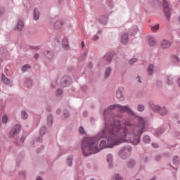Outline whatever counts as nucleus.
Masks as SVG:
<instances>
[{
  "label": "nucleus",
  "instance_id": "a878e982",
  "mask_svg": "<svg viewBox=\"0 0 180 180\" xmlns=\"http://www.w3.org/2000/svg\"><path fill=\"white\" fill-rule=\"evenodd\" d=\"M1 79L4 84H6V85H9L11 84V80H9V79H8V77H6L4 74L2 75Z\"/></svg>",
  "mask_w": 180,
  "mask_h": 180
},
{
  "label": "nucleus",
  "instance_id": "9b49d317",
  "mask_svg": "<svg viewBox=\"0 0 180 180\" xmlns=\"http://www.w3.org/2000/svg\"><path fill=\"white\" fill-rule=\"evenodd\" d=\"M171 41L167 39H164L163 41H162L160 46L162 47V49H169L171 47Z\"/></svg>",
  "mask_w": 180,
  "mask_h": 180
},
{
  "label": "nucleus",
  "instance_id": "de8ad7c7",
  "mask_svg": "<svg viewBox=\"0 0 180 180\" xmlns=\"http://www.w3.org/2000/svg\"><path fill=\"white\" fill-rule=\"evenodd\" d=\"M5 13V9H4V8L0 7V16H2V15H4V13Z\"/></svg>",
  "mask_w": 180,
  "mask_h": 180
},
{
  "label": "nucleus",
  "instance_id": "6e6d98bb",
  "mask_svg": "<svg viewBox=\"0 0 180 180\" xmlns=\"http://www.w3.org/2000/svg\"><path fill=\"white\" fill-rule=\"evenodd\" d=\"M35 60H37L39 58V55L37 53H36L34 56Z\"/></svg>",
  "mask_w": 180,
  "mask_h": 180
},
{
  "label": "nucleus",
  "instance_id": "aec40b11",
  "mask_svg": "<svg viewBox=\"0 0 180 180\" xmlns=\"http://www.w3.org/2000/svg\"><path fill=\"white\" fill-rule=\"evenodd\" d=\"M148 75H153L154 74V65L150 64L148 66V70H147Z\"/></svg>",
  "mask_w": 180,
  "mask_h": 180
},
{
  "label": "nucleus",
  "instance_id": "a18cd8bd",
  "mask_svg": "<svg viewBox=\"0 0 180 180\" xmlns=\"http://www.w3.org/2000/svg\"><path fill=\"white\" fill-rule=\"evenodd\" d=\"M30 49L32 50H40V46H30Z\"/></svg>",
  "mask_w": 180,
  "mask_h": 180
},
{
  "label": "nucleus",
  "instance_id": "72a5a7b5",
  "mask_svg": "<svg viewBox=\"0 0 180 180\" xmlns=\"http://www.w3.org/2000/svg\"><path fill=\"white\" fill-rule=\"evenodd\" d=\"M163 132H164V129H158L155 132V136H156V137H160V134H162Z\"/></svg>",
  "mask_w": 180,
  "mask_h": 180
},
{
  "label": "nucleus",
  "instance_id": "3c124183",
  "mask_svg": "<svg viewBox=\"0 0 180 180\" xmlns=\"http://www.w3.org/2000/svg\"><path fill=\"white\" fill-rule=\"evenodd\" d=\"M147 161H148V158L147 157H143L142 158V162H147Z\"/></svg>",
  "mask_w": 180,
  "mask_h": 180
},
{
  "label": "nucleus",
  "instance_id": "1a4fd4ad",
  "mask_svg": "<svg viewBox=\"0 0 180 180\" xmlns=\"http://www.w3.org/2000/svg\"><path fill=\"white\" fill-rule=\"evenodd\" d=\"M52 22H53V27L56 30H60V27H63V21L62 20H57L56 19H53Z\"/></svg>",
  "mask_w": 180,
  "mask_h": 180
},
{
  "label": "nucleus",
  "instance_id": "f257e3e1",
  "mask_svg": "<svg viewBox=\"0 0 180 180\" xmlns=\"http://www.w3.org/2000/svg\"><path fill=\"white\" fill-rule=\"evenodd\" d=\"M113 109H117L120 113L136 116V113L129 105L115 104L108 106L103 112L104 127L96 136L85 138L82 141V152L84 157L98 154L103 148H113L115 146H119L122 143H130L132 146L140 144L142 134L147 131L144 119L138 116L137 125H134L130 119L122 122L113 120L110 122L107 119Z\"/></svg>",
  "mask_w": 180,
  "mask_h": 180
},
{
  "label": "nucleus",
  "instance_id": "cd10ccee",
  "mask_svg": "<svg viewBox=\"0 0 180 180\" xmlns=\"http://www.w3.org/2000/svg\"><path fill=\"white\" fill-rule=\"evenodd\" d=\"M46 133H47V129L46 128V127H41L39 129V136H41V137H43V136H44Z\"/></svg>",
  "mask_w": 180,
  "mask_h": 180
},
{
  "label": "nucleus",
  "instance_id": "7ed1b4c3",
  "mask_svg": "<svg viewBox=\"0 0 180 180\" xmlns=\"http://www.w3.org/2000/svg\"><path fill=\"white\" fill-rule=\"evenodd\" d=\"M149 106L152 110L154 112H156V113H159L160 116H165L167 113H168V110H167V108L165 106H160L159 105H157L154 103V101H149Z\"/></svg>",
  "mask_w": 180,
  "mask_h": 180
},
{
  "label": "nucleus",
  "instance_id": "6e6552de",
  "mask_svg": "<svg viewBox=\"0 0 180 180\" xmlns=\"http://www.w3.org/2000/svg\"><path fill=\"white\" fill-rule=\"evenodd\" d=\"M116 96L119 101H124V96H123V87H119L116 91Z\"/></svg>",
  "mask_w": 180,
  "mask_h": 180
},
{
  "label": "nucleus",
  "instance_id": "c9c22d12",
  "mask_svg": "<svg viewBox=\"0 0 180 180\" xmlns=\"http://www.w3.org/2000/svg\"><path fill=\"white\" fill-rule=\"evenodd\" d=\"M160 29V24H157L156 25L151 27L152 32H157Z\"/></svg>",
  "mask_w": 180,
  "mask_h": 180
},
{
  "label": "nucleus",
  "instance_id": "58836bf2",
  "mask_svg": "<svg viewBox=\"0 0 180 180\" xmlns=\"http://www.w3.org/2000/svg\"><path fill=\"white\" fill-rule=\"evenodd\" d=\"M134 63H137V58H133L129 60V64H130L131 65H133Z\"/></svg>",
  "mask_w": 180,
  "mask_h": 180
},
{
  "label": "nucleus",
  "instance_id": "b1692460",
  "mask_svg": "<svg viewBox=\"0 0 180 180\" xmlns=\"http://www.w3.org/2000/svg\"><path fill=\"white\" fill-rule=\"evenodd\" d=\"M143 141L145 144H150V143H151V138H150L148 135H145L143 137Z\"/></svg>",
  "mask_w": 180,
  "mask_h": 180
},
{
  "label": "nucleus",
  "instance_id": "5701e85b",
  "mask_svg": "<svg viewBox=\"0 0 180 180\" xmlns=\"http://www.w3.org/2000/svg\"><path fill=\"white\" fill-rule=\"evenodd\" d=\"M110 72H112V68L110 67H107L104 72L105 78H109V75H110Z\"/></svg>",
  "mask_w": 180,
  "mask_h": 180
},
{
  "label": "nucleus",
  "instance_id": "13d9d810",
  "mask_svg": "<svg viewBox=\"0 0 180 180\" xmlns=\"http://www.w3.org/2000/svg\"><path fill=\"white\" fill-rule=\"evenodd\" d=\"M36 180H43V178H41L40 176H38Z\"/></svg>",
  "mask_w": 180,
  "mask_h": 180
},
{
  "label": "nucleus",
  "instance_id": "423d86ee",
  "mask_svg": "<svg viewBox=\"0 0 180 180\" xmlns=\"http://www.w3.org/2000/svg\"><path fill=\"white\" fill-rule=\"evenodd\" d=\"M71 82H72V79L69 76H64L60 79V85H62L64 88H66V86H70V85H71Z\"/></svg>",
  "mask_w": 180,
  "mask_h": 180
},
{
  "label": "nucleus",
  "instance_id": "4468645a",
  "mask_svg": "<svg viewBox=\"0 0 180 180\" xmlns=\"http://www.w3.org/2000/svg\"><path fill=\"white\" fill-rule=\"evenodd\" d=\"M74 160V157L72 155H69L65 161L66 165L68 167H72V161Z\"/></svg>",
  "mask_w": 180,
  "mask_h": 180
},
{
  "label": "nucleus",
  "instance_id": "4be33fe9",
  "mask_svg": "<svg viewBox=\"0 0 180 180\" xmlns=\"http://www.w3.org/2000/svg\"><path fill=\"white\" fill-rule=\"evenodd\" d=\"M148 43H149L150 46H151L152 47H154V46H155V44H157V41H155L154 37H150L148 38Z\"/></svg>",
  "mask_w": 180,
  "mask_h": 180
},
{
  "label": "nucleus",
  "instance_id": "4c0bfd02",
  "mask_svg": "<svg viewBox=\"0 0 180 180\" xmlns=\"http://www.w3.org/2000/svg\"><path fill=\"white\" fill-rule=\"evenodd\" d=\"M113 179H115V180H123V177H122L120 176V174H115L114 176H113Z\"/></svg>",
  "mask_w": 180,
  "mask_h": 180
},
{
  "label": "nucleus",
  "instance_id": "e2e57ef3",
  "mask_svg": "<svg viewBox=\"0 0 180 180\" xmlns=\"http://www.w3.org/2000/svg\"><path fill=\"white\" fill-rule=\"evenodd\" d=\"M150 180H155V176H153L152 179H150Z\"/></svg>",
  "mask_w": 180,
  "mask_h": 180
},
{
  "label": "nucleus",
  "instance_id": "ddd939ff",
  "mask_svg": "<svg viewBox=\"0 0 180 180\" xmlns=\"http://www.w3.org/2000/svg\"><path fill=\"white\" fill-rule=\"evenodd\" d=\"M121 43L122 44H127L129 43V35L127 34H123L121 37Z\"/></svg>",
  "mask_w": 180,
  "mask_h": 180
},
{
  "label": "nucleus",
  "instance_id": "774afa93",
  "mask_svg": "<svg viewBox=\"0 0 180 180\" xmlns=\"http://www.w3.org/2000/svg\"><path fill=\"white\" fill-rule=\"evenodd\" d=\"M136 180H141L140 179H136Z\"/></svg>",
  "mask_w": 180,
  "mask_h": 180
},
{
  "label": "nucleus",
  "instance_id": "338daca9",
  "mask_svg": "<svg viewBox=\"0 0 180 180\" xmlns=\"http://www.w3.org/2000/svg\"><path fill=\"white\" fill-rule=\"evenodd\" d=\"M84 54H85V56H86L87 53H86V52H84Z\"/></svg>",
  "mask_w": 180,
  "mask_h": 180
},
{
  "label": "nucleus",
  "instance_id": "412c9836",
  "mask_svg": "<svg viewBox=\"0 0 180 180\" xmlns=\"http://www.w3.org/2000/svg\"><path fill=\"white\" fill-rule=\"evenodd\" d=\"M47 124L49 127L53 126V115L51 114H49L47 117Z\"/></svg>",
  "mask_w": 180,
  "mask_h": 180
},
{
  "label": "nucleus",
  "instance_id": "49530a36",
  "mask_svg": "<svg viewBox=\"0 0 180 180\" xmlns=\"http://www.w3.org/2000/svg\"><path fill=\"white\" fill-rule=\"evenodd\" d=\"M92 40H94V41H96V40H99V36H98L97 34L94 35V37H92Z\"/></svg>",
  "mask_w": 180,
  "mask_h": 180
},
{
  "label": "nucleus",
  "instance_id": "5fc2aeb1",
  "mask_svg": "<svg viewBox=\"0 0 180 180\" xmlns=\"http://www.w3.org/2000/svg\"><path fill=\"white\" fill-rule=\"evenodd\" d=\"M60 113H61V110L60 109H58L56 110V115H60Z\"/></svg>",
  "mask_w": 180,
  "mask_h": 180
},
{
  "label": "nucleus",
  "instance_id": "864d4df0",
  "mask_svg": "<svg viewBox=\"0 0 180 180\" xmlns=\"http://www.w3.org/2000/svg\"><path fill=\"white\" fill-rule=\"evenodd\" d=\"M37 141H38L39 143H41L43 141V139H41V137H39L37 139Z\"/></svg>",
  "mask_w": 180,
  "mask_h": 180
},
{
  "label": "nucleus",
  "instance_id": "052dcab7",
  "mask_svg": "<svg viewBox=\"0 0 180 180\" xmlns=\"http://www.w3.org/2000/svg\"><path fill=\"white\" fill-rule=\"evenodd\" d=\"M20 140H21L22 143H24V142H25V137H24V136H22V137L20 138Z\"/></svg>",
  "mask_w": 180,
  "mask_h": 180
},
{
  "label": "nucleus",
  "instance_id": "f704fd0d",
  "mask_svg": "<svg viewBox=\"0 0 180 180\" xmlns=\"http://www.w3.org/2000/svg\"><path fill=\"white\" fill-rule=\"evenodd\" d=\"M63 116L65 119H68L70 117V112H68L67 110H63Z\"/></svg>",
  "mask_w": 180,
  "mask_h": 180
},
{
  "label": "nucleus",
  "instance_id": "39448f33",
  "mask_svg": "<svg viewBox=\"0 0 180 180\" xmlns=\"http://www.w3.org/2000/svg\"><path fill=\"white\" fill-rule=\"evenodd\" d=\"M22 130V126L20 124H15L9 133V137L11 139H14V137H16V136H18Z\"/></svg>",
  "mask_w": 180,
  "mask_h": 180
},
{
  "label": "nucleus",
  "instance_id": "c85d7f7f",
  "mask_svg": "<svg viewBox=\"0 0 180 180\" xmlns=\"http://www.w3.org/2000/svg\"><path fill=\"white\" fill-rule=\"evenodd\" d=\"M30 68H31L30 65L26 64L21 68V71L22 72H26V71H27V70H30Z\"/></svg>",
  "mask_w": 180,
  "mask_h": 180
},
{
  "label": "nucleus",
  "instance_id": "dca6fc26",
  "mask_svg": "<svg viewBox=\"0 0 180 180\" xmlns=\"http://www.w3.org/2000/svg\"><path fill=\"white\" fill-rule=\"evenodd\" d=\"M25 27V24L23 23V21L19 20L16 25V30L18 32H22V29Z\"/></svg>",
  "mask_w": 180,
  "mask_h": 180
},
{
  "label": "nucleus",
  "instance_id": "c03bdc74",
  "mask_svg": "<svg viewBox=\"0 0 180 180\" xmlns=\"http://www.w3.org/2000/svg\"><path fill=\"white\" fill-rule=\"evenodd\" d=\"M2 122H3V123H4V124L8 123V116H7V115H4V116L2 117Z\"/></svg>",
  "mask_w": 180,
  "mask_h": 180
},
{
  "label": "nucleus",
  "instance_id": "4d7b16f0",
  "mask_svg": "<svg viewBox=\"0 0 180 180\" xmlns=\"http://www.w3.org/2000/svg\"><path fill=\"white\" fill-rule=\"evenodd\" d=\"M81 46L84 49L85 47V43L84 41L81 42Z\"/></svg>",
  "mask_w": 180,
  "mask_h": 180
},
{
  "label": "nucleus",
  "instance_id": "7c9ffc66",
  "mask_svg": "<svg viewBox=\"0 0 180 180\" xmlns=\"http://www.w3.org/2000/svg\"><path fill=\"white\" fill-rule=\"evenodd\" d=\"M179 162H180L179 157H178V155H175L173 158V164L174 165H178V164H179Z\"/></svg>",
  "mask_w": 180,
  "mask_h": 180
},
{
  "label": "nucleus",
  "instance_id": "2eb2a0df",
  "mask_svg": "<svg viewBox=\"0 0 180 180\" xmlns=\"http://www.w3.org/2000/svg\"><path fill=\"white\" fill-rule=\"evenodd\" d=\"M33 18L34 19V20H39V19L40 18V12L39 11V10H37V8L34 9Z\"/></svg>",
  "mask_w": 180,
  "mask_h": 180
},
{
  "label": "nucleus",
  "instance_id": "0eeeda50",
  "mask_svg": "<svg viewBox=\"0 0 180 180\" xmlns=\"http://www.w3.org/2000/svg\"><path fill=\"white\" fill-rule=\"evenodd\" d=\"M115 56V51L108 52L103 58V60L107 63V64H110L112 63V59Z\"/></svg>",
  "mask_w": 180,
  "mask_h": 180
},
{
  "label": "nucleus",
  "instance_id": "680f3d73",
  "mask_svg": "<svg viewBox=\"0 0 180 180\" xmlns=\"http://www.w3.org/2000/svg\"><path fill=\"white\" fill-rule=\"evenodd\" d=\"M138 82L141 83V80H140V76L138 75Z\"/></svg>",
  "mask_w": 180,
  "mask_h": 180
},
{
  "label": "nucleus",
  "instance_id": "0e129e2a",
  "mask_svg": "<svg viewBox=\"0 0 180 180\" xmlns=\"http://www.w3.org/2000/svg\"><path fill=\"white\" fill-rule=\"evenodd\" d=\"M41 148L42 150H44V146H41Z\"/></svg>",
  "mask_w": 180,
  "mask_h": 180
},
{
  "label": "nucleus",
  "instance_id": "bb28decb",
  "mask_svg": "<svg viewBox=\"0 0 180 180\" xmlns=\"http://www.w3.org/2000/svg\"><path fill=\"white\" fill-rule=\"evenodd\" d=\"M166 84L167 85H172L174 84V79L172 78V76H167L166 79Z\"/></svg>",
  "mask_w": 180,
  "mask_h": 180
},
{
  "label": "nucleus",
  "instance_id": "f03ea898",
  "mask_svg": "<svg viewBox=\"0 0 180 180\" xmlns=\"http://www.w3.org/2000/svg\"><path fill=\"white\" fill-rule=\"evenodd\" d=\"M133 152V147L130 145H126L122 146L118 153V155L120 158L122 160H127L130 155H131V153Z\"/></svg>",
  "mask_w": 180,
  "mask_h": 180
},
{
  "label": "nucleus",
  "instance_id": "69168bd1",
  "mask_svg": "<svg viewBox=\"0 0 180 180\" xmlns=\"http://www.w3.org/2000/svg\"><path fill=\"white\" fill-rule=\"evenodd\" d=\"M97 33H98V34L101 33V30H98Z\"/></svg>",
  "mask_w": 180,
  "mask_h": 180
},
{
  "label": "nucleus",
  "instance_id": "a211bd4d",
  "mask_svg": "<svg viewBox=\"0 0 180 180\" xmlns=\"http://www.w3.org/2000/svg\"><path fill=\"white\" fill-rule=\"evenodd\" d=\"M44 54L46 58H49V60H51L53 57H54V54H53V52L50 51H44Z\"/></svg>",
  "mask_w": 180,
  "mask_h": 180
},
{
  "label": "nucleus",
  "instance_id": "09e8293b",
  "mask_svg": "<svg viewBox=\"0 0 180 180\" xmlns=\"http://www.w3.org/2000/svg\"><path fill=\"white\" fill-rule=\"evenodd\" d=\"M155 161H160L161 160V155H158L155 157Z\"/></svg>",
  "mask_w": 180,
  "mask_h": 180
},
{
  "label": "nucleus",
  "instance_id": "f8f14e48",
  "mask_svg": "<svg viewBox=\"0 0 180 180\" xmlns=\"http://www.w3.org/2000/svg\"><path fill=\"white\" fill-rule=\"evenodd\" d=\"M139 32V27L136 25H134L129 29V33L131 36H136Z\"/></svg>",
  "mask_w": 180,
  "mask_h": 180
},
{
  "label": "nucleus",
  "instance_id": "2f4dec72",
  "mask_svg": "<svg viewBox=\"0 0 180 180\" xmlns=\"http://www.w3.org/2000/svg\"><path fill=\"white\" fill-rule=\"evenodd\" d=\"M134 165H136V162L134 161V160H130L127 163V167L129 168H133Z\"/></svg>",
  "mask_w": 180,
  "mask_h": 180
},
{
  "label": "nucleus",
  "instance_id": "393cba45",
  "mask_svg": "<svg viewBox=\"0 0 180 180\" xmlns=\"http://www.w3.org/2000/svg\"><path fill=\"white\" fill-rule=\"evenodd\" d=\"M62 45L65 50H68V39L64 38L63 39Z\"/></svg>",
  "mask_w": 180,
  "mask_h": 180
},
{
  "label": "nucleus",
  "instance_id": "c756f323",
  "mask_svg": "<svg viewBox=\"0 0 180 180\" xmlns=\"http://www.w3.org/2000/svg\"><path fill=\"white\" fill-rule=\"evenodd\" d=\"M27 117H29V115L27 113V112L25 110H22L21 111V118L23 120H26V119H27Z\"/></svg>",
  "mask_w": 180,
  "mask_h": 180
},
{
  "label": "nucleus",
  "instance_id": "e433bc0d",
  "mask_svg": "<svg viewBox=\"0 0 180 180\" xmlns=\"http://www.w3.org/2000/svg\"><path fill=\"white\" fill-rule=\"evenodd\" d=\"M75 180H84V174H79L75 178Z\"/></svg>",
  "mask_w": 180,
  "mask_h": 180
},
{
  "label": "nucleus",
  "instance_id": "ea45409f",
  "mask_svg": "<svg viewBox=\"0 0 180 180\" xmlns=\"http://www.w3.org/2000/svg\"><path fill=\"white\" fill-rule=\"evenodd\" d=\"M106 4L108 6H110V8H113V1H112V0H106Z\"/></svg>",
  "mask_w": 180,
  "mask_h": 180
},
{
  "label": "nucleus",
  "instance_id": "473e14b6",
  "mask_svg": "<svg viewBox=\"0 0 180 180\" xmlns=\"http://www.w3.org/2000/svg\"><path fill=\"white\" fill-rule=\"evenodd\" d=\"M145 106L143 104H138L137 110L138 112H144Z\"/></svg>",
  "mask_w": 180,
  "mask_h": 180
},
{
  "label": "nucleus",
  "instance_id": "20e7f679",
  "mask_svg": "<svg viewBox=\"0 0 180 180\" xmlns=\"http://www.w3.org/2000/svg\"><path fill=\"white\" fill-rule=\"evenodd\" d=\"M163 13L167 20H171V8L167 0H162Z\"/></svg>",
  "mask_w": 180,
  "mask_h": 180
},
{
  "label": "nucleus",
  "instance_id": "f3484780",
  "mask_svg": "<svg viewBox=\"0 0 180 180\" xmlns=\"http://www.w3.org/2000/svg\"><path fill=\"white\" fill-rule=\"evenodd\" d=\"M98 21L100 23H102V25H106L108 22V16L106 15H101L98 18Z\"/></svg>",
  "mask_w": 180,
  "mask_h": 180
},
{
  "label": "nucleus",
  "instance_id": "603ef678",
  "mask_svg": "<svg viewBox=\"0 0 180 180\" xmlns=\"http://www.w3.org/2000/svg\"><path fill=\"white\" fill-rule=\"evenodd\" d=\"M83 116H84V117H86V116H88V112H87V111H84V112H83Z\"/></svg>",
  "mask_w": 180,
  "mask_h": 180
},
{
  "label": "nucleus",
  "instance_id": "9d476101",
  "mask_svg": "<svg viewBox=\"0 0 180 180\" xmlns=\"http://www.w3.org/2000/svg\"><path fill=\"white\" fill-rule=\"evenodd\" d=\"M106 160L110 168H112V167H113V155H112V153H108L106 155Z\"/></svg>",
  "mask_w": 180,
  "mask_h": 180
},
{
  "label": "nucleus",
  "instance_id": "bf43d9fd",
  "mask_svg": "<svg viewBox=\"0 0 180 180\" xmlns=\"http://www.w3.org/2000/svg\"><path fill=\"white\" fill-rule=\"evenodd\" d=\"M174 60H175L177 63H179V58L175 56V57H174Z\"/></svg>",
  "mask_w": 180,
  "mask_h": 180
},
{
  "label": "nucleus",
  "instance_id": "8fccbe9b",
  "mask_svg": "<svg viewBox=\"0 0 180 180\" xmlns=\"http://www.w3.org/2000/svg\"><path fill=\"white\" fill-rule=\"evenodd\" d=\"M152 147H153V148H158V143H152Z\"/></svg>",
  "mask_w": 180,
  "mask_h": 180
},
{
  "label": "nucleus",
  "instance_id": "79ce46f5",
  "mask_svg": "<svg viewBox=\"0 0 180 180\" xmlns=\"http://www.w3.org/2000/svg\"><path fill=\"white\" fill-rule=\"evenodd\" d=\"M156 85H157L158 88H161L162 86V81L158 80L156 82Z\"/></svg>",
  "mask_w": 180,
  "mask_h": 180
},
{
  "label": "nucleus",
  "instance_id": "6ab92c4d",
  "mask_svg": "<svg viewBox=\"0 0 180 180\" xmlns=\"http://www.w3.org/2000/svg\"><path fill=\"white\" fill-rule=\"evenodd\" d=\"M25 86L26 88H32L33 86V81L32 79H27L25 82Z\"/></svg>",
  "mask_w": 180,
  "mask_h": 180
},
{
  "label": "nucleus",
  "instance_id": "37998d69",
  "mask_svg": "<svg viewBox=\"0 0 180 180\" xmlns=\"http://www.w3.org/2000/svg\"><path fill=\"white\" fill-rule=\"evenodd\" d=\"M79 132L80 133V134H85V129H84L83 127H79Z\"/></svg>",
  "mask_w": 180,
  "mask_h": 180
},
{
  "label": "nucleus",
  "instance_id": "a19ab883",
  "mask_svg": "<svg viewBox=\"0 0 180 180\" xmlns=\"http://www.w3.org/2000/svg\"><path fill=\"white\" fill-rule=\"evenodd\" d=\"M56 94L57 95V96H60L63 94V90L61 89H58L56 90Z\"/></svg>",
  "mask_w": 180,
  "mask_h": 180
}]
</instances>
